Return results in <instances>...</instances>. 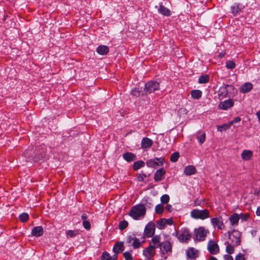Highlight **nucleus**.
Wrapping results in <instances>:
<instances>
[{"label": "nucleus", "mask_w": 260, "mask_h": 260, "mask_svg": "<svg viewBox=\"0 0 260 260\" xmlns=\"http://www.w3.org/2000/svg\"><path fill=\"white\" fill-rule=\"evenodd\" d=\"M146 209L144 205L140 204L133 206L129 215L135 220H140L144 218L146 214Z\"/></svg>", "instance_id": "obj_1"}, {"label": "nucleus", "mask_w": 260, "mask_h": 260, "mask_svg": "<svg viewBox=\"0 0 260 260\" xmlns=\"http://www.w3.org/2000/svg\"><path fill=\"white\" fill-rule=\"evenodd\" d=\"M190 216L194 219L205 220L210 217V212L207 209L203 210L194 209L191 211Z\"/></svg>", "instance_id": "obj_2"}, {"label": "nucleus", "mask_w": 260, "mask_h": 260, "mask_svg": "<svg viewBox=\"0 0 260 260\" xmlns=\"http://www.w3.org/2000/svg\"><path fill=\"white\" fill-rule=\"evenodd\" d=\"M209 233L208 229L203 226H200L194 230V240L198 241H203L206 239L207 234Z\"/></svg>", "instance_id": "obj_3"}, {"label": "nucleus", "mask_w": 260, "mask_h": 260, "mask_svg": "<svg viewBox=\"0 0 260 260\" xmlns=\"http://www.w3.org/2000/svg\"><path fill=\"white\" fill-rule=\"evenodd\" d=\"M159 89V83L155 81H150L145 83L144 92L145 94H150Z\"/></svg>", "instance_id": "obj_4"}, {"label": "nucleus", "mask_w": 260, "mask_h": 260, "mask_svg": "<svg viewBox=\"0 0 260 260\" xmlns=\"http://www.w3.org/2000/svg\"><path fill=\"white\" fill-rule=\"evenodd\" d=\"M160 250L161 254L169 255L172 252V245L168 241L161 242L159 244Z\"/></svg>", "instance_id": "obj_5"}, {"label": "nucleus", "mask_w": 260, "mask_h": 260, "mask_svg": "<svg viewBox=\"0 0 260 260\" xmlns=\"http://www.w3.org/2000/svg\"><path fill=\"white\" fill-rule=\"evenodd\" d=\"M207 249L212 254H216L219 252V247L217 243L214 240H210L207 245Z\"/></svg>", "instance_id": "obj_6"}, {"label": "nucleus", "mask_w": 260, "mask_h": 260, "mask_svg": "<svg viewBox=\"0 0 260 260\" xmlns=\"http://www.w3.org/2000/svg\"><path fill=\"white\" fill-rule=\"evenodd\" d=\"M155 226L153 222H149L144 229V235L147 237H152L155 233Z\"/></svg>", "instance_id": "obj_7"}, {"label": "nucleus", "mask_w": 260, "mask_h": 260, "mask_svg": "<svg viewBox=\"0 0 260 260\" xmlns=\"http://www.w3.org/2000/svg\"><path fill=\"white\" fill-rule=\"evenodd\" d=\"M162 161L163 159L161 158H154V159L147 160L146 164L148 167L155 168L156 166H161Z\"/></svg>", "instance_id": "obj_8"}, {"label": "nucleus", "mask_w": 260, "mask_h": 260, "mask_svg": "<svg viewBox=\"0 0 260 260\" xmlns=\"http://www.w3.org/2000/svg\"><path fill=\"white\" fill-rule=\"evenodd\" d=\"M190 237L188 230L184 229L181 231L178 239L181 242H186L190 239Z\"/></svg>", "instance_id": "obj_9"}, {"label": "nucleus", "mask_w": 260, "mask_h": 260, "mask_svg": "<svg viewBox=\"0 0 260 260\" xmlns=\"http://www.w3.org/2000/svg\"><path fill=\"white\" fill-rule=\"evenodd\" d=\"M211 222L214 226H217L218 229H222L224 228L222 218L220 216L211 218Z\"/></svg>", "instance_id": "obj_10"}, {"label": "nucleus", "mask_w": 260, "mask_h": 260, "mask_svg": "<svg viewBox=\"0 0 260 260\" xmlns=\"http://www.w3.org/2000/svg\"><path fill=\"white\" fill-rule=\"evenodd\" d=\"M245 8V6L240 3H236L231 7V11L235 16L239 14Z\"/></svg>", "instance_id": "obj_11"}, {"label": "nucleus", "mask_w": 260, "mask_h": 260, "mask_svg": "<svg viewBox=\"0 0 260 260\" xmlns=\"http://www.w3.org/2000/svg\"><path fill=\"white\" fill-rule=\"evenodd\" d=\"M234 105V102L232 99H229L225 100L223 102H221L218 105V108L220 109L226 110L229 108L232 107Z\"/></svg>", "instance_id": "obj_12"}, {"label": "nucleus", "mask_w": 260, "mask_h": 260, "mask_svg": "<svg viewBox=\"0 0 260 260\" xmlns=\"http://www.w3.org/2000/svg\"><path fill=\"white\" fill-rule=\"evenodd\" d=\"M232 86L229 85H223L221 86L218 90V95L219 98H225L228 94V88H232Z\"/></svg>", "instance_id": "obj_13"}, {"label": "nucleus", "mask_w": 260, "mask_h": 260, "mask_svg": "<svg viewBox=\"0 0 260 260\" xmlns=\"http://www.w3.org/2000/svg\"><path fill=\"white\" fill-rule=\"evenodd\" d=\"M155 246L150 244L149 246L143 250V254L148 259H150L154 254Z\"/></svg>", "instance_id": "obj_14"}, {"label": "nucleus", "mask_w": 260, "mask_h": 260, "mask_svg": "<svg viewBox=\"0 0 260 260\" xmlns=\"http://www.w3.org/2000/svg\"><path fill=\"white\" fill-rule=\"evenodd\" d=\"M166 172L164 169H160L156 171L154 175V179L155 181H159L162 180Z\"/></svg>", "instance_id": "obj_15"}, {"label": "nucleus", "mask_w": 260, "mask_h": 260, "mask_svg": "<svg viewBox=\"0 0 260 260\" xmlns=\"http://www.w3.org/2000/svg\"><path fill=\"white\" fill-rule=\"evenodd\" d=\"M128 242L131 243L134 249L138 248L141 247V243L140 240L136 237L129 236L128 238Z\"/></svg>", "instance_id": "obj_16"}, {"label": "nucleus", "mask_w": 260, "mask_h": 260, "mask_svg": "<svg viewBox=\"0 0 260 260\" xmlns=\"http://www.w3.org/2000/svg\"><path fill=\"white\" fill-rule=\"evenodd\" d=\"M253 155V151L250 150H244L241 153V158L245 161L249 160Z\"/></svg>", "instance_id": "obj_17"}, {"label": "nucleus", "mask_w": 260, "mask_h": 260, "mask_svg": "<svg viewBox=\"0 0 260 260\" xmlns=\"http://www.w3.org/2000/svg\"><path fill=\"white\" fill-rule=\"evenodd\" d=\"M43 234V229L41 226H35L31 230V235L35 237H40Z\"/></svg>", "instance_id": "obj_18"}, {"label": "nucleus", "mask_w": 260, "mask_h": 260, "mask_svg": "<svg viewBox=\"0 0 260 260\" xmlns=\"http://www.w3.org/2000/svg\"><path fill=\"white\" fill-rule=\"evenodd\" d=\"M153 144V141L151 139L148 138H144L141 141V147L142 148H148L150 147Z\"/></svg>", "instance_id": "obj_19"}, {"label": "nucleus", "mask_w": 260, "mask_h": 260, "mask_svg": "<svg viewBox=\"0 0 260 260\" xmlns=\"http://www.w3.org/2000/svg\"><path fill=\"white\" fill-rule=\"evenodd\" d=\"M158 12L166 16H169L171 15V13L170 10L164 6L162 4H160L158 8Z\"/></svg>", "instance_id": "obj_20"}, {"label": "nucleus", "mask_w": 260, "mask_h": 260, "mask_svg": "<svg viewBox=\"0 0 260 260\" xmlns=\"http://www.w3.org/2000/svg\"><path fill=\"white\" fill-rule=\"evenodd\" d=\"M187 256L194 259L198 256V251L194 248H190L187 251Z\"/></svg>", "instance_id": "obj_21"}, {"label": "nucleus", "mask_w": 260, "mask_h": 260, "mask_svg": "<svg viewBox=\"0 0 260 260\" xmlns=\"http://www.w3.org/2000/svg\"><path fill=\"white\" fill-rule=\"evenodd\" d=\"M196 169L193 166H188L184 170V173L186 175L189 176L194 174L196 172Z\"/></svg>", "instance_id": "obj_22"}, {"label": "nucleus", "mask_w": 260, "mask_h": 260, "mask_svg": "<svg viewBox=\"0 0 260 260\" xmlns=\"http://www.w3.org/2000/svg\"><path fill=\"white\" fill-rule=\"evenodd\" d=\"M253 87L251 83L247 82L243 85L240 88V91L243 93H247L250 91Z\"/></svg>", "instance_id": "obj_23"}, {"label": "nucleus", "mask_w": 260, "mask_h": 260, "mask_svg": "<svg viewBox=\"0 0 260 260\" xmlns=\"http://www.w3.org/2000/svg\"><path fill=\"white\" fill-rule=\"evenodd\" d=\"M96 52L100 55H105L109 52V48L105 45H100L96 48Z\"/></svg>", "instance_id": "obj_24"}, {"label": "nucleus", "mask_w": 260, "mask_h": 260, "mask_svg": "<svg viewBox=\"0 0 260 260\" xmlns=\"http://www.w3.org/2000/svg\"><path fill=\"white\" fill-rule=\"evenodd\" d=\"M240 219V216L237 213H234L229 217V220L232 225L237 224Z\"/></svg>", "instance_id": "obj_25"}, {"label": "nucleus", "mask_w": 260, "mask_h": 260, "mask_svg": "<svg viewBox=\"0 0 260 260\" xmlns=\"http://www.w3.org/2000/svg\"><path fill=\"white\" fill-rule=\"evenodd\" d=\"M123 242H117L115 243V253H120L124 250Z\"/></svg>", "instance_id": "obj_26"}, {"label": "nucleus", "mask_w": 260, "mask_h": 260, "mask_svg": "<svg viewBox=\"0 0 260 260\" xmlns=\"http://www.w3.org/2000/svg\"><path fill=\"white\" fill-rule=\"evenodd\" d=\"M123 157L126 161L129 162L135 159L136 155L131 152H126L123 154Z\"/></svg>", "instance_id": "obj_27"}, {"label": "nucleus", "mask_w": 260, "mask_h": 260, "mask_svg": "<svg viewBox=\"0 0 260 260\" xmlns=\"http://www.w3.org/2000/svg\"><path fill=\"white\" fill-rule=\"evenodd\" d=\"M197 138L200 144H202L205 141L206 134L204 132H199L197 134Z\"/></svg>", "instance_id": "obj_28"}, {"label": "nucleus", "mask_w": 260, "mask_h": 260, "mask_svg": "<svg viewBox=\"0 0 260 260\" xmlns=\"http://www.w3.org/2000/svg\"><path fill=\"white\" fill-rule=\"evenodd\" d=\"M160 241V237L159 236H155L153 237L151 240L150 244H152L153 246H155V248L159 246Z\"/></svg>", "instance_id": "obj_29"}, {"label": "nucleus", "mask_w": 260, "mask_h": 260, "mask_svg": "<svg viewBox=\"0 0 260 260\" xmlns=\"http://www.w3.org/2000/svg\"><path fill=\"white\" fill-rule=\"evenodd\" d=\"M79 231L78 230H68L66 232V236L68 238H73L76 237L79 234Z\"/></svg>", "instance_id": "obj_30"}, {"label": "nucleus", "mask_w": 260, "mask_h": 260, "mask_svg": "<svg viewBox=\"0 0 260 260\" xmlns=\"http://www.w3.org/2000/svg\"><path fill=\"white\" fill-rule=\"evenodd\" d=\"M209 81V76L208 75H204L200 76L198 82L200 84L207 83Z\"/></svg>", "instance_id": "obj_31"}, {"label": "nucleus", "mask_w": 260, "mask_h": 260, "mask_svg": "<svg viewBox=\"0 0 260 260\" xmlns=\"http://www.w3.org/2000/svg\"><path fill=\"white\" fill-rule=\"evenodd\" d=\"M191 95L194 99H199L202 96V91L200 90H192Z\"/></svg>", "instance_id": "obj_32"}, {"label": "nucleus", "mask_w": 260, "mask_h": 260, "mask_svg": "<svg viewBox=\"0 0 260 260\" xmlns=\"http://www.w3.org/2000/svg\"><path fill=\"white\" fill-rule=\"evenodd\" d=\"M145 165V163L142 160H138L135 161L133 164V169L134 170H137L141 168L144 167Z\"/></svg>", "instance_id": "obj_33"}, {"label": "nucleus", "mask_w": 260, "mask_h": 260, "mask_svg": "<svg viewBox=\"0 0 260 260\" xmlns=\"http://www.w3.org/2000/svg\"><path fill=\"white\" fill-rule=\"evenodd\" d=\"M165 222V219L162 218L158 220L156 223V227L160 230L164 229L166 225Z\"/></svg>", "instance_id": "obj_34"}, {"label": "nucleus", "mask_w": 260, "mask_h": 260, "mask_svg": "<svg viewBox=\"0 0 260 260\" xmlns=\"http://www.w3.org/2000/svg\"><path fill=\"white\" fill-rule=\"evenodd\" d=\"M231 126V124L230 122L228 123L224 124L221 125H218L217 126V130L219 132H222L223 131H226V129H229Z\"/></svg>", "instance_id": "obj_35"}, {"label": "nucleus", "mask_w": 260, "mask_h": 260, "mask_svg": "<svg viewBox=\"0 0 260 260\" xmlns=\"http://www.w3.org/2000/svg\"><path fill=\"white\" fill-rule=\"evenodd\" d=\"M164 210V206L162 204L157 205L155 208V211L158 214H162Z\"/></svg>", "instance_id": "obj_36"}, {"label": "nucleus", "mask_w": 260, "mask_h": 260, "mask_svg": "<svg viewBox=\"0 0 260 260\" xmlns=\"http://www.w3.org/2000/svg\"><path fill=\"white\" fill-rule=\"evenodd\" d=\"M142 91L139 88H134L131 91V94L133 96L138 97L141 95Z\"/></svg>", "instance_id": "obj_37"}, {"label": "nucleus", "mask_w": 260, "mask_h": 260, "mask_svg": "<svg viewBox=\"0 0 260 260\" xmlns=\"http://www.w3.org/2000/svg\"><path fill=\"white\" fill-rule=\"evenodd\" d=\"M128 225V223L127 221L123 220L119 222L118 227L120 230L122 231L125 229Z\"/></svg>", "instance_id": "obj_38"}, {"label": "nucleus", "mask_w": 260, "mask_h": 260, "mask_svg": "<svg viewBox=\"0 0 260 260\" xmlns=\"http://www.w3.org/2000/svg\"><path fill=\"white\" fill-rule=\"evenodd\" d=\"M29 215L26 213H23L19 215V219L22 222H26L28 220Z\"/></svg>", "instance_id": "obj_39"}, {"label": "nucleus", "mask_w": 260, "mask_h": 260, "mask_svg": "<svg viewBox=\"0 0 260 260\" xmlns=\"http://www.w3.org/2000/svg\"><path fill=\"white\" fill-rule=\"evenodd\" d=\"M179 157V153L178 152H175L172 153L170 156V160L172 162H176L177 161Z\"/></svg>", "instance_id": "obj_40"}, {"label": "nucleus", "mask_w": 260, "mask_h": 260, "mask_svg": "<svg viewBox=\"0 0 260 260\" xmlns=\"http://www.w3.org/2000/svg\"><path fill=\"white\" fill-rule=\"evenodd\" d=\"M169 196L167 194L162 195L160 198V201L162 204H167L169 202Z\"/></svg>", "instance_id": "obj_41"}, {"label": "nucleus", "mask_w": 260, "mask_h": 260, "mask_svg": "<svg viewBox=\"0 0 260 260\" xmlns=\"http://www.w3.org/2000/svg\"><path fill=\"white\" fill-rule=\"evenodd\" d=\"M225 67L229 69H233L235 68V63L232 60H229L226 62Z\"/></svg>", "instance_id": "obj_42"}, {"label": "nucleus", "mask_w": 260, "mask_h": 260, "mask_svg": "<svg viewBox=\"0 0 260 260\" xmlns=\"http://www.w3.org/2000/svg\"><path fill=\"white\" fill-rule=\"evenodd\" d=\"M226 252L229 254H232L234 252V247L230 244L228 243L226 247Z\"/></svg>", "instance_id": "obj_43"}, {"label": "nucleus", "mask_w": 260, "mask_h": 260, "mask_svg": "<svg viewBox=\"0 0 260 260\" xmlns=\"http://www.w3.org/2000/svg\"><path fill=\"white\" fill-rule=\"evenodd\" d=\"M233 236L236 237L235 242L237 245L240 244V234L237 231L233 232Z\"/></svg>", "instance_id": "obj_44"}, {"label": "nucleus", "mask_w": 260, "mask_h": 260, "mask_svg": "<svg viewBox=\"0 0 260 260\" xmlns=\"http://www.w3.org/2000/svg\"><path fill=\"white\" fill-rule=\"evenodd\" d=\"M111 256L110 254L106 251H104L101 256V260H110Z\"/></svg>", "instance_id": "obj_45"}, {"label": "nucleus", "mask_w": 260, "mask_h": 260, "mask_svg": "<svg viewBox=\"0 0 260 260\" xmlns=\"http://www.w3.org/2000/svg\"><path fill=\"white\" fill-rule=\"evenodd\" d=\"M123 256L125 260H133L132 254L128 251L125 252Z\"/></svg>", "instance_id": "obj_46"}, {"label": "nucleus", "mask_w": 260, "mask_h": 260, "mask_svg": "<svg viewBox=\"0 0 260 260\" xmlns=\"http://www.w3.org/2000/svg\"><path fill=\"white\" fill-rule=\"evenodd\" d=\"M83 225L84 228L86 230H89L91 227L90 222L87 220H85L83 221Z\"/></svg>", "instance_id": "obj_47"}, {"label": "nucleus", "mask_w": 260, "mask_h": 260, "mask_svg": "<svg viewBox=\"0 0 260 260\" xmlns=\"http://www.w3.org/2000/svg\"><path fill=\"white\" fill-rule=\"evenodd\" d=\"M249 217V215L248 213H244V214H240V218L243 221H246L248 220V218Z\"/></svg>", "instance_id": "obj_48"}, {"label": "nucleus", "mask_w": 260, "mask_h": 260, "mask_svg": "<svg viewBox=\"0 0 260 260\" xmlns=\"http://www.w3.org/2000/svg\"><path fill=\"white\" fill-rule=\"evenodd\" d=\"M235 260H246L244 255L239 253L235 257Z\"/></svg>", "instance_id": "obj_49"}, {"label": "nucleus", "mask_w": 260, "mask_h": 260, "mask_svg": "<svg viewBox=\"0 0 260 260\" xmlns=\"http://www.w3.org/2000/svg\"><path fill=\"white\" fill-rule=\"evenodd\" d=\"M146 178V175L143 173L140 174L137 176V179L139 181H143Z\"/></svg>", "instance_id": "obj_50"}, {"label": "nucleus", "mask_w": 260, "mask_h": 260, "mask_svg": "<svg viewBox=\"0 0 260 260\" xmlns=\"http://www.w3.org/2000/svg\"><path fill=\"white\" fill-rule=\"evenodd\" d=\"M241 120V118L239 117H237L235 118L232 121L230 122V123L232 125L233 124L235 123L239 122Z\"/></svg>", "instance_id": "obj_51"}, {"label": "nucleus", "mask_w": 260, "mask_h": 260, "mask_svg": "<svg viewBox=\"0 0 260 260\" xmlns=\"http://www.w3.org/2000/svg\"><path fill=\"white\" fill-rule=\"evenodd\" d=\"M166 224L172 225L173 224V220L171 218L165 219V222Z\"/></svg>", "instance_id": "obj_52"}, {"label": "nucleus", "mask_w": 260, "mask_h": 260, "mask_svg": "<svg viewBox=\"0 0 260 260\" xmlns=\"http://www.w3.org/2000/svg\"><path fill=\"white\" fill-rule=\"evenodd\" d=\"M224 260H233V257L230 254H225L224 255Z\"/></svg>", "instance_id": "obj_53"}, {"label": "nucleus", "mask_w": 260, "mask_h": 260, "mask_svg": "<svg viewBox=\"0 0 260 260\" xmlns=\"http://www.w3.org/2000/svg\"><path fill=\"white\" fill-rule=\"evenodd\" d=\"M166 209L167 211H168L169 212H172L173 210L172 205H170V204L167 205V206L166 207Z\"/></svg>", "instance_id": "obj_54"}, {"label": "nucleus", "mask_w": 260, "mask_h": 260, "mask_svg": "<svg viewBox=\"0 0 260 260\" xmlns=\"http://www.w3.org/2000/svg\"><path fill=\"white\" fill-rule=\"evenodd\" d=\"M81 218L83 221L86 220V219L87 218V215L84 213L81 215Z\"/></svg>", "instance_id": "obj_55"}, {"label": "nucleus", "mask_w": 260, "mask_h": 260, "mask_svg": "<svg viewBox=\"0 0 260 260\" xmlns=\"http://www.w3.org/2000/svg\"><path fill=\"white\" fill-rule=\"evenodd\" d=\"M256 214L257 216H260V206L257 208Z\"/></svg>", "instance_id": "obj_56"}, {"label": "nucleus", "mask_w": 260, "mask_h": 260, "mask_svg": "<svg viewBox=\"0 0 260 260\" xmlns=\"http://www.w3.org/2000/svg\"><path fill=\"white\" fill-rule=\"evenodd\" d=\"M256 115L257 116L258 119V121L260 123V110L256 113Z\"/></svg>", "instance_id": "obj_57"}, {"label": "nucleus", "mask_w": 260, "mask_h": 260, "mask_svg": "<svg viewBox=\"0 0 260 260\" xmlns=\"http://www.w3.org/2000/svg\"><path fill=\"white\" fill-rule=\"evenodd\" d=\"M224 54H225V53H223V52H220V53H219V54H218V57H219V58H222V57H223L224 56Z\"/></svg>", "instance_id": "obj_58"}, {"label": "nucleus", "mask_w": 260, "mask_h": 260, "mask_svg": "<svg viewBox=\"0 0 260 260\" xmlns=\"http://www.w3.org/2000/svg\"><path fill=\"white\" fill-rule=\"evenodd\" d=\"M210 260H217V259L214 256H211L210 258Z\"/></svg>", "instance_id": "obj_59"}, {"label": "nucleus", "mask_w": 260, "mask_h": 260, "mask_svg": "<svg viewBox=\"0 0 260 260\" xmlns=\"http://www.w3.org/2000/svg\"><path fill=\"white\" fill-rule=\"evenodd\" d=\"M148 204H149V205H148L147 206H148L149 207H150V208L151 206H152V205H152V203H148Z\"/></svg>", "instance_id": "obj_60"}, {"label": "nucleus", "mask_w": 260, "mask_h": 260, "mask_svg": "<svg viewBox=\"0 0 260 260\" xmlns=\"http://www.w3.org/2000/svg\"><path fill=\"white\" fill-rule=\"evenodd\" d=\"M28 150H26L25 152L24 153V155H26L28 152Z\"/></svg>", "instance_id": "obj_61"}, {"label": "nucleus", "mask_w": 260, "mask_h": 260, "mask_svg": "<svg viewBox=\"0 0 260 260\" xmlns=\"http://www.w3.org/2000/svg\"><path fill=\"white\" fill-rule=\"evenodd\" d=\"M173 235H175V236H178V233H177V232H176V233H175V234H173Z\"/></svg>", "instance_id": "obj_62"}, {"label": "nucleus", "mask_w": 260, "mask_h": 260, "mask_svg": "<svg viewBox=\"0 0 260 260\" xmlns=\"http://www.w3.org/2000/svg\"><path fill=\"white\" fill-rule=\"evenodd\" d=\"M163 257H164V258L165 259H166V258H167V256H164Z\"/></svg>", "instance_id": "obj_63"}]
</instances>
